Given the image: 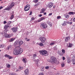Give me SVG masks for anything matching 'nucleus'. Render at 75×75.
I'll return each mask as SVG.
<instances>
[{
	"instance_id": "f257e3e1",
	"label": "nucleus",
	"mask_w": 75,
	"mask_h": 75,
	"mask_svg": "<svg viewBox=\"0 0 75 75\" xmlns=\"http://www.w3.org/2000/svg\"><path fill=\"white\" fill-rule=\"evenodd\" d=\"M39 52L41 55L43 56L48 55V52L45 50H42L39 51Z\"/></svg>"
},
{
	"instance_id": "f03ea898",
	"label": "nucleus",
	"mask_w": 75,
	"mask_h": 75,
	"mask_svg": "<svg viewBox=\"0 0 75 75\" xmlns=\"http://www.w3.org/2000/svg\"><path fill=\"white\" fill-rule=\"evenodd\" d=\"M23 44V42L21 41L19 42H16L14 43V47H20Z\"/></svg>"
},
{
	"instance_id": "7ed1b4c3",
	"label": "nucleus",
	"mask_w": 75,
	"mask_h": 75,
	"mask_svg": "<svg viewBox=\"0 0 75 75\" xmlns=\"http://www.w3.org/2000/svg\"><path fill=\"white\" fill-rule=\"evenodd\" d=\"M50 62H53V63H57V59L56 58L52 57L50 59Z\"/></svg>"
},
{
	"instance_id": "20e7f679",
	"label": "nucleus",
	"mask_w": 75,
	"mask_h": 75,
	"mask_svg": "<svg viewBox=\"0 0 75 75\" xmlns=\"http://www.w3.org/2000/svg\"><path fill=\"white\" fill-rule=\"evenodd\" d=\"M14 5H15V3L14 2H13L11 4H10L9 5H8V6L7 8L6 9L7 10H10L12 7H13L14 6Z\"/></svg>"
},
{
	"instance_id": "39448f33",
	"label": "nucleus",
	"mask_w": 75,
	"mask_h": 75,
	"mask_svg": "<svg viewBox=\"0 0 75 75\" xmlns=\"http://www.w3.org/2000/svg\"><path fill=\"white\" fill-rule=\"evenodd\" d=\"M40 27L42 29H45L47 28V25L45 23H41L40 25Z\"/></svg>"
},
{
	"instance_id": "423d86ee",
	"label": "nucleus",
	"mask_w": 75,
	"mask_h": 75,
	"mask_svg": "<svg viewBox=\"0 0 75 75\" xmlns=\"http://www.w3.org/2000/svg\"><path fill=\"white\" fill-rule=\"evenodd\" d=\"M30 8V5L29 4H27L25 6L24 10L25 11H28Z\"/></svg>"
},
{
	"instance_id": "0eeeda50",
	"label": "nucleus",
	"mask_w": 75,
	"mask_h": 75,
	"mask_svg": "<svg viewBox=\"0 0 75 75\" xmlns=\"http://www.w3.org/2000/svg\"><path fill=\"white\" fill-rule=\"evenodd\" d=\"M40 41L42 43H45L46 41V38L44 37H41L40 38Z\"/></svg>"
},
{
	"instance_id": "6e6552de",
	"label": "nucleus",
	"mask_w": 75,
	"mask_h": 75,
	"mask_svg": "<svg viewBox=\"0 0 75 75\" xmlns=\"http://www.w3.org/2000/svg\"><path fill=\"white\" fill-rule=\"evenodd\" d=\"M4 37L5 38H10L11 37V35L5 33L4 34Z\"/></svg>"
},
{
	"instance_id": "1a4fd4ad",
	"label": "nucleus",
	"mask_w": 75,
	"mask_h": 75,
	"mask_svg": "<svg viewBox=\"0 0 75 75\" xmlns=\"http://www.w3.org/2000/svg\"><path fill=\"white\" fill-rule=\"evenodd\" d=\"M13 52V54L16 55H17L19 54V53L18 52V50H14Z\"/></svg>"
},
{
	"instance_id": "9d476101",
	"label": "nucleus",
	"mask_w": 75,
	"mask_h": 75,
	"mask_svg": "<svg viewBox=\"0 0 75 75\" xmlns=\"http://www.w3.org/2000/svg\"><path fill=\"white\" fill-rule=\"evenodd\" d=\"M52 6H53V4L51 3H49L47 6V7L49 8H51Z\"/></svg>"
},
{
	"instance_id": "9b49d317",
	"label": "nucleus",
	"mask_w": 75,
	"mask_h": 75,
	"mask_svg": "<svg viewBox=\"0 0 75 75\" xmlns=\"http://www.w3.org/2000/svg\"><path fill=\"white\" fill-rule=\"evenodd\" d=\"M11 30H12L13 33H16V32L17 31V29L16 28H11Z\"/></svg>"
},
{
	"instance_id": "f8f14e48",
	"label": "nucleus",
	"mask_w": 75,
	"mask_h": 75,
	"mask_svg": "<svg viewBox=\"0 0 75 75\" xmlns=\"http://www.w3.org/2000/svg\"><path fill=\"white\" fill-rule=\"evenodd\" d=\"M24 72H25V75H27V74H28V73H29L28 69H26L24 71Z\"/></svg>"
},
{
	"instance_id": "ddd939ff",
	"label": "nucleus",
	"mask_w": 75,
	"mask_h": 75,
	"mask_svg": "<svg viewBox=\"0 0 75 75\" xmlns=\"http://www.w3.org/2000/svg\"><path fill=\"white\" fill-rule=\"evenodd\" d=\"M5 57H7V58H9V59H12V57L10 56L9 55L7 54H5Z\"/></svg>"
},
{
	"instance_id": "4468645a",
	"label": "nucleus",
	"mask_w": 75,
	"mask_h": 75,
	"mask_svg": "<svg viewBox=\"0 0 75 75\" xmlns=\"http://www.w3.org/2000/svg\"><path fill=\"white\" fill-rule=\"evenodd\" d=\"M8 28H10V25H5L4 26V28L5 29V30H6V29H7Z\"/></svg>"
},
{
	"instance_id": "2eb2a0df",
	"label": "nucleus",
	"mask_w": 75,
	"mask_h": 75,
	"mask_svg": "<svg viewBox=\"0 0 75 75\" xmlns=\"http://www.w3.org/2000/svg\"><path fill=\"white\" fill-rule=\"evenodd\" d=\"M18 52L19 54H21L23 52V49H20L19 50H18Z\"/></svg>"
},
{
	"instance_id": "dca6fc26",
	"label": "nucleus",
	"mask_w": 75,
	"mask_h": 75,
	"mask_svg": "<svg viewBox=\"0 0 75 75\" xmlns=\"http://www.w3.org/2000/svg\"><path fill=\"white\" fill-rule=\"evenodd\" d=\"M45 9L43 8L41 10L40 13H43L44 12H45Z\"/></svg>"
},
{
	"instance_id": "f3484780",
	"label": "nucleus",
	"mask_w": 75,
	"mask_h": 75,
	"mask_svg": "<svg viewBox=\"0 0 75 75\" xmlns=\"http://www.w3.org/2000/svg\"><path fill=\"white\" fill-rule=\"evenodd\" d=\"M69 39H70V37L69 36H68L67 37H66V39H65V41H66V42H67V41H68V40Z\"/></svg>"
},
{
	"instance_id": "a211bd4d",
	"label": "nucleus",
	"mask_w": 75,
	"mask_h": 75,
	"mask_svg": "<svg viewBox=\"0 0 75 75\" xmlns=\"http://www.w3.org/2000/svg\"><path fill=\"white\" fill-rule=\"evenodd\" d=\"M34 61H35V62H36V65H37L38 66V62H39V59H37L36 60H35Z\"/></svg>"
},
{
	"instance_id": "6ab92c4d",
	"label": "nucleus",
	"mask_w": 75,
	"mask_h": 75,
	"mask_svg": "<svg viewBox=\"0 0 75 75\" xmlns=\"http://www.w3.org/2000/svg\"><path fill=\"white\" fill-rule=\"evenodd\" d=\"M16 39V38H11V39H10L9 41V42H13V41H14Z\"/></svg>"
},
{
	"instance_id": "aec40b11",
	"label": "nucleus",
	"mask_w": 75,
	"mask_h": 75,
	"mask_svg": "<svg viewBox=\"0 0 75 75\" xmlns=\"http://www.w3.org/2000/svg\"><path fill=\"white\" fill-rule=\"evenodd\" d=\"M12 47V46L11 45H9L8 46V48H7V50H9L10 49H11V48Z\"/></svg>"
},
{
	"instance_id": "412c9836",
	"label": "nucleus",
	"mask_w": 75,
	"mask_h": 75,
	"mask_svg": "<svg viewBox=\"0 0 75 75\" xmlns=\"http://www.w3.org/2000/svg\"><path fill=\"white\" fill-rule=\"evenodd\" d=\"M64 16L66 18H69V16L68 15H67V14L65 15H64Z\"/></svg>"
},
{
	"instance_id": "4be33fe9",
	"label": "nucleus",
	"mask_w": 75,
	"mask_h": 75,
	"mask_svg": "<svg viewBox=\"0 0 75 75\" xmlns=\"http://www.w3.org/2000/svg\"><path fill=\"white\" fill-rule=\"evenodd\" d=\"M75 14V12H69V15H71V14Z\"/></svg>"
},
{
	"instance_id": "5701e85b",
	"label": "nucleus",
	"mask_w": 75,
	"mask_h": 75,
	"mask_svg": "<svg viewBox=\"0 0 75 75\" xmlns=\"http://www.w3.org/2000/svg\"><path fill=\"white\" fill-rule=\"evenodd\" d=\"M62 25H63L65 26V25H67V22L66 21H64V23L62 24Z\"/></svg>"
},
{
	"instance_id": "b1692460",
	"label": "nucleus",
	"mask_w": 75,
	"mask_h": 75,
	"mask_svg": "<svg viewBox=\"0 0 75 75\" xmlns=\"http://www.w3.org/2000/svg\"><path fill=\"white\" fill-rule=\"evenodd\" d=\"M11 24V21H9L7 23V25H10Z\"/></svg>"
},
{
	"instance_id": "393cba45",
	"label": "nucleus",
	"mask_w": 75,
	"mask_h": 75,
	"mask_svg": "<svg viewBox=\"0 0 75 75\" xmlns=\"http://www.w3.org/2000/svg\"><path fill=\"white\" fill-rule=\"evenodd\" d=\"M23 68H24L23 67H21V66H19V69H20V70H23Z\"/></svg>"
},
{
	"instance_id": "a878e982",
	"label": "nucleus",
	"mask_w": 75,
	"mask_h": 75,
	"mask_svg": "<svg viewBox=\"0 0 75 75\" xmlns=\"http://www.w3.org/2000/svg\"><path fill=\"white\" fill-rule=\"evenodd\" d=\"M43 43L40 42L39 44V45L40 47H42V46H43L44 45V44Z\"/></svg>"
},
{
	"instance_id": "bb28decb",
	"label": "nucleus",
	"mask_w": 75,
	"mask_h": 75,
	"mask_svg": "<svg viewBox=\"0 0 75 75\" xmlns=\"http://www.w3.org/2000/svg\"><path fill=\"white\" fill-rule=\"evenodd\" d=\"M6 47V46L4 44H2L1 45V48H4Z\"/></svg>"
},
{
	"instance_id": "cd10ccee",
	"label": "nucleus",
	"mask_w": 75,
	"mask_h": 75,
	"mask_svg": "<svg viewBox=\"0 0 75 75\" xmlns=\"http://www.w3.org/2000/svg\"><path fill=\"white\" fill-rule=\"evenodd\" d=\"M69 45L68 46V47L69 48H71V47H72V44L69 43Z\"/></svg>"
},
{
	"instance_id": "c85d7f7f",
	"label": "nucleus",
	"mask_w": 75,
	"mask_h": 75,
	"mask_svg": "<svg viewBox=\"0 0 75 75\" xmlns=\"http://www.w3.org/2000/svg\"><path fill=\"white\" fill-rule=\"evenodd\" d=\"M34 59H35V58H36V57H37V54H34L33 56Z\"/></svg>"
},
{
	"instance_id": "c756f323",
	"label": "nucleus",
	"mask_w": 75,
	"mask_h": 75,
	"mask_svg": "<svg viewBox=\"0 0 75 75\" xmlns=\"http://www.w3.org/2000/svg\"><path fill=\"white\" fill-rule=\"evenodd\" d=\"M45 18L44 17H42L40 18V19L41 21H42V20H45Z\"/></svg>"
},
{
	"instance_id": "7c9ffc66",
	"label": "nucleus",
	"mask_w": 75,
	"mask_h": 75,
	"mask_svg": "<svg viewBox=\"0 0 75 75\" xmlns=\"http://www.w3.org/2000/svg\"><path fill=\"white\" fill-rule=\"evenodd\" d=\"M33 2L35 3H37L38 2V0H33Z\"/></svg>"
},
{
	"instance_id": "2f4dec72",
	"label": "nucleus",
	"mask_w": 75,
	"mask_h": 75,
	"mask_svg": "<svg viewBox=\"0 0 75 75\" xmlns=\"http://www.w3.org/2000/svg\"><path fill=\"white\" fill-rule=\"evenodd\" d=\"M62 52L61 51V50H58V54L59 55L60 54H61V52Z\"/></svg>"
},
{
	"instance_id": "473e14b6",
	"label": "nucleus",
	"mask_w": 75,
	"mask_h": 75,
	"mask_svg": "<svg viewBox=\"0 0 75 75\" xmlns=\"http://www.w3.org/2000/svg\"><path fill=\"white\" fill-rule=\"evenodd\" d=\"M72 63L74 65H75V59H72Z\"/></svg>"
},
{
	"instance_id": "72a5a7b5",
	"label": "nucleus",
	"mask_w": 75,
	"mask_h": 75,
	"mask_svg": "<svg viewBox=\"0 0 75 75\" xmlns=\"http://www.w3.org/2000/svg\"><path fill=\"white\" fill-rule=\"evenodd\" d=\"M13 18H14V15H11V16L10 17V19L11 20H12Z\"/></svg>"
},
{
	"instance_id": "f704fd0d",
	"label": "nucleus",
	"mask_w": 75,
	"mask_h": 75,
	"mask_svg": "<svg viewBox=\"0 0 75 75\" xmlns=\"http://www.w3.org/2000/svg\"><path fill=\"white\" fill-rule=\"evenodd\" d=\"M22 61L24 63H26V61H25V59H23L22 60Z\"/></svg>"
},
{
	"instance_id": "c9c22d12",
	"label": "nucleus",
	"mask_w": 75,
	"mask_h": 75,
	"mask_svg": "<svg viewBox=\"0 0 75 75\" xmlns=\"http://www.w3.org/2000/svg\"><path fill=\"white\" fill-rule=\"evenodd\" d=\"M62 53H63L64 54H65V50L62 49Z\"/></svg>"
},
{
	"instance_id": "e433bc0d",
	"label": "nucleus",
	"mask_w": 75,
	"mask_h": 75,
	"mask_svg": "<svg viewBox=\"0 0 75 75\" xmlns=\"http://www.w3.org/2000/svg\"><path fill=\"white\" fill-rule=\"evenodd\" d=\"M68 63H70L71 62V60L69 59H67Z\"/></svg>"
},
{
	"instance_id": "4c0bfd02",
	"label": "nucleus",
	"mask_w": 75,
	"mask_h": 75,
	"mask_svg": "<svg viewBox=\"0 0 75 75\" xmlns=\"http://www.w3.org/2000/svg\"><path fill=\"white\" fill-rule=\"evenodd\" d=\"M64 54L62 52L60 53V54H59V55H60V56H63L64 55Z\"/></svg>"
},
{
	"instance_id": "58836bf2",
	"label": "nucleus",
	"mask_w": 75,
	"mask_h": 75,
	"mask_svg": "<svg viewBox=\"0 0 75 75\" xmlns=\"http://www.w3.org/2000/svg\"><path fill=\"white\" fill-rule=\"evenodd\" d=\"M42 68L41 69V71H44V67H42Z\"/></svg>"
},
{
	"instance_id": "ea45409f",
	"label": "nucleus",
	"mask_w": 75,
	"mask_h": 75,
	"mask_svg": "<svg viewBox=\"0 0 75 75\" xmlns=\"http://www.w3.org/2000/svg\"><path fill=\"white\" fill-rule=\"evenodd\" d=\"M38 75H44V73H39Z\"/></svg>"
},
{
	"instance_id": "a19ab883",
	"label": "nucleus",
	"mask_w": 75,
	"mask_h": 75,
	"mask_svg": "<svg viewBox=\"0 0 75 75\" xmlns=\"http://www.w3.org/2000/svg\"><path fill=\"white\" fill-rule=\"evenodd\" d=\"M35 20V18L34 17H33L31 18V21H33V20Z\"/></svg>"
},
{
	"instance_id": "79ce46f5",
	"label": "nucleus",
	"mask_w": 75,
	"mask_h": 75,
	"mask_svg": "<svg viewBox=\"0 0 75 75\" xmlns=\"http://www.w3.org/2000/svg\"><path fill=\"white\" fill-rule=\"evenodd\" d=\"M49 68H50V67L49 66H46L45 67V69H48Z\"/></svg>"
},
{
	"instance_id": "37998d69",
	"label": "nucleus",
	"mask_w": 75,
	"mask_h": 75,
	"mask_svg": "<svg viewBox=\"0 0 75 75\" xmlns=\"http://www.w3.org/2000/svg\"><path fill=\"white\" fill-rule=\"evenodd\" d=\"M48 25H50V27H51L52 25V24L51 23H49Z\"/></svg>"
},
{
	"instance_id": "c03bdc74",
	"label": "nucleus",
	"mask_w": 75,
	"mask_h": 75,
	"mask_svg": "<svg viewBox=\"0 0 75 75\" xmlns=\"http://www.w3.org/2000/svg\"><path fill=\"white\" fill-rule=\"evenodd\" d=\"M55 44V42H52L50 44V45H53Z\"/></svg>"
},
{
	"instance_id": "a18cd8bd",
	"label": "nucleus",
	"mask_w": 75,
	"mask_h": 75,
	"mask_svg": "<svg viewBox=\"0 0 75 75\" xmlns=\"http://www.w3.org/2000/svg\"><path fill=\"white\" fill-rule=\"evenodd\" d=\"M61 65L62 67H65V64H62Z\"/></svg>"
},
{
	"instance_id": "49530a36",
	"label": "nucleus",
	"mask_w": 75,
	"mask_h": 75,
	"mask_svg": "<svg viewBox=\"0 0 75 75\" xmlns=\"http://www.w3.org/2000/svg\"><path fill=\"white\" fill-rule=\"evenodd\" d=\"M32 13H33V12L32 11H31L30 12V14H29V16H30L32 14Z\"/></svg>"
},
{
	"instance_id": "de8ad7c7",
	"label": "nucleus",
	"mask_w": 75,
	"mask_h": 75,
	"mask_svg": "<svg viewBox=\"0 0 75 75\" xmlns=\"http://www.w3.org/2000/svg\"><path fill=\"white\" fill-rule=\"evenodd\" d=\"M7 68H10V65L8 64L7 65Z\"/></svg>"
},
{
	"instance_id": "09e8293b",
	"label": "nucleus",
	"mask_w": 75,
	"mask_h": 75,
	"mask_svg": "<svg viewBox=\"0 0 75 75\" xmlns=\"http://www.w3.org/2000/svg\"><path fill=\"white\" fill-rule=\"evenodd\" d=\"M72 58H73V59H75V55H74L72 57Z\"/></svg>"
},
{
	"instance_id": "8fccbe9b",
	"label": "nucleus",
	"mask_w": 75,
	"mask_h": 75,
	"mask_svg": "<svg viewBox=\"0 0 75 75\" xmlns=\"http://www.w3.org/2000/svg\"><path fill=\"white\" fill-rule=\"evenodd\" d=\"M57 19H59V18H61V16H58L57 17Z\"/></svg>"
},
{
	"instance_id": "3c124183",
	"label": "nucleus",
	"mask_w": 75,
	"mask_h": 75,
	"mask_svg": "<svg viewBox=\"0 0 75 75\" xmlns=\"http://www.w3.org/2000/svg\"><path fill=\"white\" fill-rule=\"evenodd\" d=\"M6 23H7V21H4V24H6Z\"/></svg>"
},
{
	"instance_id": "603ef678",
	"label": "nucleus",
	"mask_w": 75,
	"mask_h": 75,
	"mask_svg": "<svg viewBox=\"0 0 75 75\" xmlns=\"http://www.w3.org/2000/svg\"><path fill=\"white\" fill-rule=\"evenodd\" d=\"M52 13H51L49 14V16H52Z\"/></svg>"
},
{
	"instance_id": "864d4df0",
	"label": "nucleus",
	"mask_w": 75,
	"mask_h": 75,
	"mask_svg": "<svg viewBox=\"0 0 75 75\" xmlns=\"http://www.w3.org/2000/svg\"><path fill=\"white\" fill-rule=\"evenodd\" d=\"M62 58H63V61H64V60L65 59V57H62Z\"/></svg>"
},
{
	"instance_id": "5fc2aeb1",
	"label": "nucleus",
	"mask_w": 75,
	"mask_h": 75,
	"mask_svg": "<svg viewBox=\"0 0 75 75\" xmlns=\"http://www.w3.org/2000/svg\"><path fill=\"white\" fill-rule=\"evenodd\" d=\"M3 8V6H0V10H1Z\"/></svg>"
},
{
	"instance_id": "6e6d98bb",
	"label": "nucleus",
	"mask_w": 75,
	"mask_h": 75,
	"mask_svg": "<svg viewBox=\"0 0 75 75\" xmlns=\"http://www.w3.org/2000/svg\"><path fill=\"white\" fill-rule=\"evenodd\" d=\"M37 4L38 5V6H39L40 4V2H38Z\"/></svg>"
},
{
	"instance_id": "4d7b16f0",
	"label": "nucleus",
	"mask_w": 75,
	"mask_h": 75,
	"mask_svg": "<svg viewBox=\"0 0 75 75\" xmlns=\"http://www.w3.org/2000/svg\"><path fill=\"white\" fill-rule=\"evenodd\" d=\"M40 21H41V20L40 19L38 21V22H40Z\"/></svg>"
},
{
	"instance_id": "13d9d810",
	"label": "nucleus",
	"mask_w": 75,
	"mask_h": 75,
	"mask_svg": "<svg viewBox=\"0 0 75 75\" xmlns=\"http://www.w3.org/2000/svg\"><path fill=\"white\" fill-rule=\"evenodd\" d=\"M36 6H38V5H37V4L35 5L34 7H36Z\"/></svg>"
},
{
	"instance_id": "bf43d9fd",
	"label": "nucleus",
	"mask_w": 75,
	"mask_h": 75,
	"mask_svg": "<svg viewBox=\"0 0 75 75\" xmlns=\"http://www.w3.org/2000/svg\"><path fill=\"white\" fill-rule=\"evenodd\" d=\"M44 15H47V13L46 12H44Z\"/></svg>"
},
{
	"instance_id": "052dcab7",
	"label": "nucleus",
	"mask_w": 75,
	"mask_h": 75,
	"mask_svg": "<svg viewBox=\"0 0 75 75\" xmlns=\"http://www.w3.org/2000/svg\"><path fill=\"white\" fill-rule=\"evenodd\" d=\"M26 41H30V39H28V40H26Z\"/></svg>"
},
{
	"instance_id": "680f3d73",
	"label": "nucleus",
	"mask_w": 75,
	"mask_h": 75,
	"mask_svg": "<svg viewBox=\"0 0 75 75\" xmlns=\"http://www.w3.org/2000/svg\"><path fill=\"white\" fill-rule=\"evenodd\" d=\"M72 24V22H71L69 23V24Z\"/></svg>"
},
{
	"instance_id": "e2e57ef3",
	"label": "nucleus",
	"mask_w": 75,
	"mask_h": 75,
	"mask_svg": "<svg viewBox=\"0 0 75 75\" xmlns=\"http://www.w3.org/2000/svg\"><path fill=\"white\" fill-rule=\"evenodd\" d=\"M39 16H40V17H41L42 16V15L41 14H40Z\"/></svg>"
},
{
	"instance_id": "0e129e2a",
	"label": "nucleus",
	"mask_w": 75,
	"mask_h": 75,
	"mask_svg": "<svg viewBox=\"0 0 75 75\" xmlns=\"http://www.w3.org/2000/svg\"><path fill=\"white\" fill-rule=\"evenodd\" d=\"M25 40L26 41V40H27V38H25Z\"/></svg>"
},
{
	"instance_id": "69168bd1",
	"label": "nucleus",
	"mask_w": 75,
	"mask_h": 75,
	"mask_svg": "<svg viewBox=\"0 0 75 75\" xmlns=\"http://www.w3.org/2000/svg\"><path fill=\"white\" fill-rule=\"evenodd\" d=\"M55 8V6H53V8Z\"/></svg>"
},
{
	"instance_id": "338daca9",
	"label": "nucleus",
	"mask_w": 75,
	"mask_h": 75,
	"mask_svg": "<svg viewBox=\"0 0 75 75\" xmlns=\"http://www.w3.org/2000/svg\"><path fill=\"white\" fill-rule=\"evenodd\" d=\"M65 1H68V0H65Z\"/></svg>"
},
{
	"instance_id": "774afa93",
	"label": "nucleus",
	"mask_w": 75,
	"mask_h": 75,
	"mask_svg": "<svg viewBox=\"0 0 75 75\" xmlns=\"http://www.w3.org/2000/svg\"><path fill=\"white\" fill-rule=\"evenodd\" d=\"M71 53H73V52H72V51H71Z\"/></svg>"
}]
</instances>
